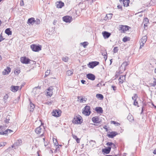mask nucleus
Returning <instances> with one entry per match:
<instances>
[{
    "label": "nucleus",
    "mask_w": 156,
    "mask_h": 156,
    "mask_svg": "<svg viewBox=\"0 0 156 156\" xmlns=\"http://www.w3.org/2000/svg\"><path fill=\"white\" fill-rule=\"evenodd\" d=\"M19 86H12L11 87V91H12V92H16L19 89Z\"/></svg>",
    "instance_id": "obj_20"
},
{
    "label": "nucleus",
    "mask_w": 156,
    "mask_h": 156,
    "mask_svg": "<svg viewBox=\"0 0 156 156\" xmlns=\"http://www.w3.org/2000/svg\"><path fill=\"white\" fill-rule=\"evenodd\" d=\"M113 143L110 142H108L107 143L106 145L109 146V147H111Z\"/></svg>",
    "instance_id": "obj_44"
},
{
    "label": "nucleus",
    "mask_w": 156,
    "mask_h": 156,
    "mask_svg": "<svg viewBox=\"0 0 156 156\" xmlns=\"http://www.w3.org/2000/svg\"><path fill=\"white\" fill-rule=\"evenodd\" d=\"M88 44V43L87 42H84L81 43V44H82L84 48L86 47Z\"/></svg>",
    "instance_id": "obj_35"
},
{
    "label": "nucleus",
    "mask_w": 156,
    "mask_h": 156,
    "mask_svg": "<svg viewBox=\"0 0 156 156\" xmlns=\"http://www.w3.org/2000/svg\"><path fill=\"white\" fill-rule=\"evenodd\" d=\"M30 60L26 57H21L20 58L21 62L23 64H28L29 63Z\"/></svg>",
    "instance_id": "obj_7"
},
{
    "label": "nucleus",
    "mask_w": 156,
    "mask_h": 156,
    "mask_svg": "<svg viewBox=\"0 0 156 156\" xmlns=\"http://www.w3.org/2000/svg\"><path fill=\"white\" fill-rule=\"evenodd\" d=\"M44 146L45 147L48 146V143H47L46 142H44Z\"/></svg>",
    "instance_id": "obj_63"
},
{
    "label": "nucleus",
    "mask_w": 156,
    "mask_h": 156,
    "mask_svg": "<svg viewBox=\"0 0 156 156\" xmlns=\"http://www.w3.org/2000/svg\"><path fill=\"white\" fill-rule=\"evenodd\" d=\"M92 120L94 123H100V121L99 120V118L97 116L93 117L92 119Z\"/></svg>",
    "instance_id": "obj_16"
},
{
    "label": "nucleus",
    "mask_w": 156,
    "mask_h": 156,
    "mask_svg": "<svg viewBox=\"0 0 156 156\" xmlns=\"http://www.w3.org/2000/svg\"><path fill=\"white\" fill-rule=\"evenodd\" d=\"M154 81H153V84H154V85L155 86L156 85V79L154 78H153Z\"/></svg>",
    "instance_id": "obj_52"
},
{
    "label": "nucleus",
    "mask_w": 156,
    "mask_h": 156,
    "mask_svg": "<svg viewBox=\"0 0 156 156\" xmlns=\"http://www.w3.org/2000/svg\"><path fill=\"white\" fill-rule=\"evenodd\" d=\"M87 77L89 79L91 80H94L95 79V75L91 73H89L86 75Z\"/></svg>",
    "instance_id": "obj_11"
},
{
    "label": "nucleus",
    "mask_w": 156,
    "mask_h": 156,
    "mask_svg": "<svg viewBox=\"0 0 156 156\" xmlns=\"http://www.w3.org/2000/svg\"><path fill=\"white\" fill-rule=\"evenodd\" d=\"M90 113V106L88 105L86 106L83 110L82 113L85 115L89 116Z\"/></svg>",
    "instance_id": "obj_2"
},
{
    "label": "nucleus",
    "mask_w": 156,
    "mask_h": 156,
    "mask_svg": "<svg viewBox=\"0 0 156 156\" xmlns=\"http://www.w3.org/2000/svg\"><path fill=\"white\" fill-rule=\"evenodd\" d=\"M119 49L118 47H114L113 49V52L114 53H116L118 52Z\"/></svg>",
    "instance_id": "obj_42"
},
{
    "label": "nucleus",
    "mask_w": 156,
    "mask_h": 156,
    "mask_svg": "<svg viewBox=\"0 0 156 156\" xmlns=\"http://www.w3.org/2000/svg\"><path fill=\"white\" fill-rule=\"evenodd\" d=\"M64 21L66 23H70L72 21V17L69 16H66L62 18Z\"/></svg>",
    "instance_id": "obj_9"
},
{
    "label": "nucleus",
    "mask_w": 156,
    "mask_h": 156,
    "mask_svg": "<svg viewBox=\"0 0 156 156\" xmlns=\"http://www.w3.org/2000/svg\"><path fill=\"white\" fill-rule=\"evenodd\" d=\"M20 70L18 69H16L15 70L14 73L15 74L18 75L19 73H20Z\"/></svg>",
    "instance_id": "obj_38"
},
{
    "label": "nucleus",
    "mask_w": 156,
    "mask_h": 156,
    "mask_svg": "<svg viewBox=\"0 0 156 156\" xmlns=\"http://www.w3.org/2000/svg\"><path fill=\"white\" fill-rule=\"evenodd\" d=\"M103 128L106 130V131H108V128L107 127V126L106 125L104 126L103 127Z\"/></svg>",
    "instance_id": "obj_56"
},
{
    "label": "nucleus",
    "mask_w": 156,
    "mask_h": 156,
    "mask_svg": "<svg viewBox=\"0 0 156 156\" xmlns=\"http://www.w3.org/2000/svg\"><path fill=\"white\" fill-rule=\"evenodd\" d=\"M111 149V147H108L107 148L103 149L102 150V152L104 153L108 154L110 152Z\"/></svg>",
    "instance_id": "obj_14"
},
{
    "label": "nucleus",
    "mask_w": 156,
    "mask_h": 156,
    "mask_svg": "<svg viewBox=\"0 0 156 156\" xmlns=\"http://www.w3.org/2000/svg\"><path fill=\"white\" fill-rule=\"evenodd\" d=\"M112 14H107L106 15V17L108 19H111L112 17Z\"/></svg>",
    "instance_id": "obj_39"
},
{
    "label": "nucleus",
    "mask_w": 156,
    "mask_h": 156,
    "mask_svg": "<svg viewBox=\"0 0 156 156\" xmlns=\"http://www.w3.org/2000/svg\"><path fill=\"white\" fill-rule=\"evenodd\" d=\"M111 147V148H116L115 145L113 143H112V144Z\"/></svg>",
    "instance_id": "obj_54"
},
{
    "label": "nucleus",
    "mask_w": 156,
    "mask_h": 156,
    "mask_svg": "<svg viewBox=\"0 0 156 156\" xmlns=\"http://www.w3.org/2000/svg\"><path fill=\"white\" fill-rule=\"evenodd\" d=\"M9 117H10V116L9 115H8L6 117V118L5 119V120H4V122L5 123H9V121L10 120Z\"/></svg>",
    "instance_id": "obj_31"
},
{
    "label": "nucleus",
    "mask_w": 156,
    "mask_h": 156,
    "mask_svg": "<svg viewBox=\"0 0 156 156\" xmlns=\"http://www.w3.org/2000/svg\"><path fill=\"white\" fill-rule=\"evenodd\" d=\"M53 89L52 87H49L48 88V91L47 93L48 96H51L52 95L53 92L52 91Z\"/></svg>",
    "instance_id": "obj_22"
},
{
    "label": "nucleus",
    "mask_w": 156,
    "mask_h": 156,
    "mask_svg": "<svg viewBox=\"0 0 156 156\" xmlns=\"http://www.w3.org/2000/svg\"><path fill=\"white\" fill-rule=\"evenodd\" d=\"M119 30H121V32H123L129 30L130 27L128 26H123L120 25L119 26Z\"/></svg>",
    "instance_id": "obj_5"
},
{
    "label": "nucleus",
    "mask_w": 156,
    "mask_h": 156,
    "mask_svg": "<svg viewBox=\"0 0 156 156\" xmlns=\"http://www.w3.org/2000/svg\"><path fill=\"white\" fill-rule=\"evenodd\" d=\"M28 23H30L31 25H33L35 22V20L34 18H31L28 19Z\"/></svg>",
    "instance_id": "obj_25"
},
{
    "label": "nucleus",
    "mask_w": 156,
    "mask_h": 156,
    "mask_svg": "<svg viewBox=\"0 0 156 156\" xmlns=\"http://www.w3.org/2000/svg\"><path fill=\"white\" fill-rule=\"evenodd\" d=\"M137 97L138 96L137 95V94H134V96L133 97H132V99L134 101L136 100Z\"/></svg>",
    "instance_id": "obj_41"
},
{
    "label": "nucleus",
    "mask_w": 156,
    "mask_h": 156,
    "mask_svg": "<svg viewBox=\"0 0 156 156\" xmlns=\"http://www.w3.org/2000/svg\"><path fill=\"white\" fill-rule=\"evenodd\" d=\"M20 99V96L18 97L17 98V99H15V101H17L15 102V101H13V103H16L18 102Z\"/></svg>",
    "instance_id": "obj_50"
},
{
    "label": "nucleus",
    "mask_w": 156,
    "mask_h": 156,
    "mask_svg": "<svg viewBox=\"0 0 156 156\" xmlns=\"http://www.w3.org/2000/svg\"><path fill=\"white\" fill-rule=\"evenodd\" d=\"M102 55H105L104 58L105 59H107V55H106L105 54V55H103V53L102 54Z\"/></svg>",
    "instance_id": "obj_64"
},
{
    "label": "nucleus",
    "mask_w": 156,
    "mask_h": 156,
    "mask_svg": "<svg viewBox=\"0 0 156 156\" xmlns=\"http://www.w3.org/2000/svg\"><path fill=\"white\" fill-rule=\"evenodd\" d=\"M95 110L98 113H102L103 112L102 108L101 107H97Z\"/></svg>",
    "instance_id": "obj_23"
},
{
    "label": "nucleus",
    "mask_w": 156,
    "mask_h": 156,
    "mask_svg": "<svg viewBox=\"0 0 156 156\" xmlns=\"http://www.w3.org/2000/svg\"><path fill=\"white\" fill-rule=\"evenodd\" d=\"M61 115L60 111L58 110H54L52 112V115L56 117H59Z\"/></svg>",
    "instance_id": "obj_8"
},
{
    "label": "nucleus",
    "mask_w": 156,
    "mask_h": 156,
    "mask_svg": "<svg viewBox=\"0 0 156 156\" xmlns=\"http://www.w3.org/2000/svg\"><path fill=\"white\" fill-rule=\"evenodd\" d=\"M30 112H33L35 106L34 104L30 101Z\"/></svg>",
    "instance_id": "obj_24"
},
{
    "label": "nucleus",
    "mask_w": 156,
    "mask_h": 156,
    "mask_svg": "<svg viewBox=\"0 0 156 156\" xmlns=\"http://www.w3.org/2000/svg\"><path fill=\"white\" fill-rule=\"evenodd\" d=\"M105 39L108 38L110 36L111 34L107 31H104L102 33Z\"/></svg>",
    "instance_id": "obj_17"
},
{
    "label": "nucleus",
    "mask_w": 156,
    "mask_h": 156,
    "mask_svg": "<svg viewBox=\"0 0 156 156\" xmlns=\"http://www.w3.org/2000/svg\"><path fill=\"white\" fill-rule=\"evenodd\" d=\"M149 20L147 18H145L144 19L143 21V23H145V24H148L149 22Z\"/></svg>",
    "instance_id": "obj_37"
},
{
    "label": "nucleus",
    "mask_w": 156,
    "mask_h": 156,
    "mask_svg": "<svg viewBox=\"0 0 156 156\" xmlns=\"http://www.w3.org/2000/svg\"><path fill=\"white\" fill-rule=\"evenodd\" d=\"M138 103L137 101L136 100L134 101L133 105L135 106H137L138 105Z\"/></svg>",
    "instance_id": "obj_49"
},
{
    "label": "nucleus",
    "mask_w": 156,
    "mask_h": 156,
    "mask_svg": "<svg viewBox=\"0 0 156 156\" xmlns=\"http://www.w3.org/2000/svg\"><path fill=\"white\" fill-rule=\"evenodd\" d=\"M96 97L98 98H99L101 100L102 99L104 98L103 95L102 94H97L96 95Z\"/></svg>",
    "instance_id": "obj_29"
},
{
    "label": "nucleus",
    "mask_w": 156,
    "mask_h": 156,
    "mask_svg": "<svg viewBox=\"0 0 156 156\" xmlns=\"http://www.w3.org/2000/svg\"><path fill=\"white\" fill-rule=\"evenodd\" d=\"M8 96L7 94H6L4 97L3 99L4 100V101L5 103L6 102V100L8 98Z\"/></svg>",
    "instance_id": "obj_36"
},
{
    "label": "nucleus",
    "mask_w": 156,
    "mask_h": 156,
    "mask_svg": "<svg viewBox=\"0 0 156 156\" xmlns=\"http://www.w3.org/2000/svg\"><path fill=\"white\" fill-rule=\"evenodd\" d=\"M129 64V62H123L121 65L120 67V70L122 69L125 71L126 69V67Z\"/></svg>",
    "instance_id": "obj_10"
},
{
    "label": "nucleus",
    "mask_w": 156,
    "mask_h": 156,
    "mask_svg": "<svg viewBox=\"0 0 156 156\" xmlns=\"http://www.w3.org/2000/svg\"><path fill=\"white\" fill-rule=\"evenodd\" d=\"M73 138L75 139L77 143H79L80 142V139L77 137L75 135H73Z\"/></svg>",
    "instance_id": "obj_30"
},
{
    "label": "nucleus",
    "mask_w": 156,
    "mask_h": 156,
    "mask_svg": "<svg viewBox=\"0 0 156 156\" xmlns=\"http://www.w3.org/2000/svg\"><path fill=\"white\" fill-rule=\"evenodd\" d=\"M11 71V69L9 67H7L2 72L3 74L4 75L8 74Z\"/></svg>",
    "instance_id": "obj_18"
},
{
    "label": "nucleus",
    "mask_w": 156,
    "mask_h": 156,
    "mask_svg": "<svg viewBox=\"0 0 156 156\" xmlns=\"http://www.w3.org/2000/svg\"><path fill=\"white\" fill-rule=\"evenodd\" d=\"M81 83L83 84H85L86 82V81L83 80H81Z\"/></svg>",
    "instance_id": "obj_58"
},
{
    "label": "nucleus",
    "mask_w": 156,
    "mask_h": 156,
    "mask_svg": "<svg viewBox=\"0 0 156 156\" xmlns=\"http://www.w3.org/2000/svg\"><path fill=\"white\" fill-rule=\"evenodd\" d=\"M42 46L41 45H38L35 44H32L30 46V48L34 51L37 52L41 50Z\"/></svg>",
    "instance_id": "obj_3"
},
{
    "label": "nucleus",
    "mask_w": 156,
    "mask_h": 156,
    "mask_svg": "<svg viewBox=\"0 0 156 156\" xmlns=\"http://www.w3.org/2000/svg\"><path fill=\"white\" fill-rule=\"evenodd\" d=\"M43 128H44L43 126H41L35 129V132L37 134H40L43 130Z\"/></svg>",
    "instance_id": "obj_12"
},
{
    "label": "nucleus",
    "mask_w": 156,
    "mask_h": 156,
    "mask_svg": "<svg viewBox=\"0 0 156 156\" xmlns=\"http://www.w3.org/2000/svg\"><path fill=\"white\" fill-rule=\"evenodd\" d=\"M81 97H82L81 96H78L77 97V99H78V101H80V99H81V98H82Z\"/></svg>",
    "instance_id": "obj_60"
},
{
    "label": "nucleus",
    "mask_w": 156,
    "mask_h": 156,
    "mask_svg": "<svg viewBox=\"0 0 156 156\" xmlns=\"http://www.w3.org/2000/svg\"><path fill=\"white\" fill-rule=\"evenodd\" d=\"M87 100V99L86 98H81L80 99V103H83L84 102H86Z\"/></svg>",
    "instance_id": "obj_32"
},
{
    "label": "nucleus",
    "mask_w": 156,
    "mask_h": 156,
    "mask_svg": "<svg viewBox=\"0 0 156 156\" xmlns=\"http://www.w3.org/2000/svg\"><path fill=\"white\" fill-rule=\"evenodd\" d=\"M50 73V70H47V71L45 73V76H48L49 73Z\"/></svg>",
    "instance_id": "obj_43"
},
{
    "label": "nucleus",
    "mask_w": 156,
    "mask_h": 156,
    "mask_svg": "<svg viewBox=\"0 0 156 156\" xmlns=\"http://www.w3.org/2000/svg\"><path fill=\"white\" fill-rule=\"evenodd\" d=\"M22 144V141L21 139H19L16 141L14 144L12 146V148H16V147H17L21 146Z\"/></svg>",
    "instance_id": "obj_4"
},
{
    "label": "nucleus",
    "mask_w": 156,
    "mask_h": 156,
    "mask_svg": "<svg viewBox=\"0 0 156 156\" xmlns=\"http://www.w3.org/2000/svg\"><path fill=\"white\" fill-rule=\"evenodd\" d=\"M130 38L128 37H124L122 41L124 42H126L127 41L129 40Z\"/></svg>",
    "instance_id": "obj_34"
},
{
    "label": "nucleus",
    "mask_w": 156,
    "mask_h": 156,
    "mask_svg": "<svg viewBox=\"0 0 156 156\" xmlns=\"http://www.w3.org/2000/svg\"><path fill=\"white\" fill-rule=\"evenodd\" d=\"M149 85H150V86H151V87H154L155 86L154 85V84H153V83H150L149 84Z\"/></svg>",
    "instance_id": "obj_59"
},
{
    "label": "nucleus",
    "mask_w": 156,
    "mask_h": 156,
    "mask_svg": "<svg viewBox=\"0 0 156 156\" xmlns=\"http://www.w3.org/2000/svg\"><path fill=\"white\" fill-rule=\"evenodd\" d=\"M4 39V38L2 36L1 34L0 36V42L2 41Z\"/></svg>",
    "instance_id": "obj_57"
},
{
    "label": "nucleus",
    "mask_w": 156,
    "mask_h": 156,
    "mask_svg": "<svg viewBox=\"0 0 156 156\" xmlns=\"http://www.w3.org/2000/svg\"><path fill=\"white\" fill-rule=\"evenodd\" d=\"M102 86V83H100L97 85V86L98 87H100Z\"/></svg>",
    "instance_id": "obj_55"
},
{
    "label": "nucleus",
    "mask_w": 156,
    "mask_h": 156,
    "mask_svg": "<svg viewBox=\"0 0 156 156\" xmlns=\"http://www.w3.org/2000/svg\"><path fill=\"white\" fill-rule=\"evenodd\" d=\"M68 59L69 58L67 57H63L62 58V60L65 62H67Z\"/></svg>",
    "instance_id": "obj_40"
},
{
    "label": "nucleus",
    "mask_w": 156,
    "mask_h": 156,
    "mask_svg": "<svg viewBox=\"0 0 156 156\" xmlns=\"http://www.w3.org/2000/svg\"><path fill=\"white\" fill-rule=\"evenodd\" d=\"M73 71L72 70H69L66 72V75L70 76L73 73Z\"/></svg>",
    "instance_id": "obj_33"
},
{
    "label": "nucleus",
    "mask_w": 156,
    "mask_h": 156,
    "mask_svg": "<svg viewBox=\"0 0 156 156\" xmlns=\"http://www.w3.org/2000/svg\"><path fill=\"white\" fill-rule=\"evenodd\" d=\"M147 40V37L146 36L143 37L140 40V42L145 43Z\"/></svg>",
    "instance_id": "obj_27"
},
{
    "label": "nucleus",
    "mask_w": 156,
    "mask_h": 156,
    "mask_svg": "<svg viewBox=\"0 0 156 156\" xmlns=\"http://www.w3.org/2000/svg\"><path fill=\"white\" fill-rule=\"evenodd\" d=\"M7 131H8V133H11L12 132H13V131L12 130H11V129H7Z\"/></svg>",
    "instance_id": "obj_62"
},
{
    "label": "nucleus",
    "mask_w": 156,
    "mask_h": 156,
    "mask_svg": "<svg viewBox=\"0 0 156 156\" xmlns=\"http://www.w3.org/2000/svg\"><path fill=\"white\" fill-rule=\"evenodd\" d=\"M20 5L21 6H23L24 5V3L23 0H21L20 2Z\"/></svg>",
    "instance_id": "obj_51"
},
{
    "label": "nucleus",
    "mask_w": 156,
    "mask_h": 156,
    "mask_svg": "<svg viewBox=\"0 0 156 156\" xmlns=\"http://www.w3.org/2000/svg\"><path fill=\"white\" fill-rule=\"evenodd\" d=\"M56 4L57 7L59 8H62L64 5V3L61 1L56 2Z\"/></svg>",
    "instance_id": "obj_19"
},
{
    "label": "nucleus",
    "mask_w": 156,
    "mask_h": 156,
    "mask_svg": "<svg viewBox=\"0 0 156 156\" xmlns=\"http://www.w3.org/2000/svg\"><path fill=\"white\" fill-rule=\"evenodd\" d=\"M127 119L130 122H132L133 120V118L131 114H129L128 115Z\"/></svg>",
    "instance_id": "obj_28"
},
{
    "label": "nucleus",
    "mask_w": 156,
    "mask_h": 156,
    "mask_svg": "<svg viewBox=\"0 0 156 156\" xmlns=\"http://www.w3.org/2000/svg\"><path fill=\"white\" fill-rule=\"evenodd\" d=\"M37 24H39L40 23V21L39 19H37L36 20H35V22Z\"/></svg>",
    "instance_id": "obj_47"
},
{
    "label": "nucleus",
    "mask_w": 156,
    "mask_h": 156,
    "mask_svg": "<svg viewBox=\"0 0 156 156\" xmlns=\"http://www.w3.org/2000/svg\"><path fill=\"white\" fill-rule=\"evenodd\" d=\"M99 64L98 62L94 61L89 62L88 64V66L90 68H93Z\"/></svg>",
    "instance_id": "obj_6"
},
{
    "label": "nucleus",
    "mask_w": 156,
    "mask_h": 156,
    "mask_svg": "<svg viewBox=\"0 0 156 156\" xmlns=\"http://www.w3.org/2000/svg\"><path fill=\"white\" fill-rule=\"evenodd\" d=\"M118 134V133L116 132H112L107 135L109 137L113 138L114 137Z\"/></svg>",
    "instance_id": "obj_15"
},
{
    "label": "nucleus",
    "mask_w": 156,
    "mask_h": 156,
    "mask_svg": "<svg viewBox=\"0 0 156 156\" xmlns=\"http://www.w3.org/2000/svg\"><path fill=\"white\" fill-rule=\"evenodd\" d=\"M5 33L8 36L11 35L12 33V32L10 30V28H8L6 29L5 30Z\"/></svg>",
    "instance_id": "obj_26"
},
{
    "label": "nucleus",
    "mask_w": 156,
    "mask_h": 156,
    "mask_svg": "<svg viewBox=\"0 0 156 156\" xmlns=\"http://www.w3.org/2000/svg\"><path fill=\"white\" fill-rule=\"evenodd\" d=\"M112 88L113 89V90L115 91L116 90V87L114 86H111Z\"/></svg>",
    "instance_id": "obj_48"
},
{
    "label": "nucleus",
    "mask_w": 156,
    "mask_h": 156,
    "mask_svg": "<svg viewBox=\"0 0 156 156\" xmlns=\"http://www.w3.org/2000/svg\"><path fill=\"white\" fill-rule=\"evenodd\" d=\"M6 144V143L5 142H3L2 143V145H1V146H4Z\"/></svg>",
    "instance_id": "obj_61"
},
{
    "label": "nucleus",
    "mask_w": 156,
    "mask_h": 156,
    "mask_svg": "<svg viewBox=\"0 0 156 156\" xmlns=\"http://www.w3.org/2000/svg\"><path fill=\"white\" fill-rule=\"evenodd\" d=\"M53 141L54 142V145H56V146H58V143L57 142V140H55V142L54 140H53Z\"/></svg>",
    "instance_id": "obj_46"
},
{
    "label": "nucleus",
    "mask_w": 156,
    "mask_h": 156,
    "mask_svg": "<svg viewBox=\"0 0 156 156\" xmlns=\"http://www.w3.org/2000/svg\"><path fill=\"white\" fill-rule=\"evenodd\" d=\"M129 0H120V2H123L124 6L127 7L128 6Z\"/></svg>",
    "instance_id": "obj_21"
},
{
    "label": "nucleus",
    "mask_w": 156,
    "mask_h": 156,
    "mask_svg": "<svg viewBox=\"0 0 156 156\" xmlns=\"http://www.w3.org/2000/svg\"><path fill=\"white\" fill-rule=\"evenodd\" d=\"M145 44V43L144 42H140V49L142 48L144 46Z\"/></svg>",
    "instance_id": "obj_45"
},
{
    "label": "nucleus",
    "mask_w": 156,
    "mask_h": 156,
    "mask_svg": "<svg viewBox=\"0 0 156 156\" xmlns=\"http://www.w3.org/2000/svg\"><path fill=\"white\" fill-rule=\"evenodd\" d=\"M3 135H6L7 134H8V131H7V130L3 132Z\"/></svg>",
    "instance_id": "obj_53"
},
{
    "label": "nucleus",
    "mask_w": 156,
    "mask_h": 156,
    "mask_svg": "<svg viewBox=\"0 0 156 156\" xmlns=\"http://www.w3.org/2000/svg\"><path fill=\"white\" fill-rule=\"evenodd\" d=\"M126 76L125 75H121L119 77L118 80L119 81V83L122 84L126 80Z\"/></svg>",
    "instance_id": "obj_13"
},
{
    "label": "nucleus",
    "mask_w": 156,
    "mask_h": 156,
    "mask_svg": "<svg viewBox=\"0 0 156 156\" xmlns=\"http://www.w3.org/2000/svg\"><path fill=\"white\" fill-rule=\"evenodd\" d=\"M83 122V120L81 117L80 115H78L77 116H74L73 120V123L81 124Z\"/></svg>",
    "instance_id": "obj_1"
}]
</instances>
